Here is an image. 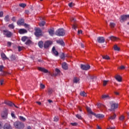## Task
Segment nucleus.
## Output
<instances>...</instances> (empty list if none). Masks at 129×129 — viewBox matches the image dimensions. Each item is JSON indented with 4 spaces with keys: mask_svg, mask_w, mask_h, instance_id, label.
Segmentation results:
<instances>
[{
    "mask_svg": "<svg viewBox=\"0 0 129 129\" xmlns=\"http://www.w3.org/2000/svg\"><path fill=\"white\" fill-rule=\"evenodd\" d=\"M87 110L88 113H89V114H92L93 115H94L95 116H96V117H97V118H103V117H104V115L102 114H96L93 112H92V111L91 110V109H90V108L88 107H87Z\"/></svg>",
    "mask_w": 129,
    "mask_h": 129,
    "instance_id": "obj_1",
    "label": "nucleus"
},
{
    "mask_svg": "<svg viewBox=\"0 0 129 129\" xmlns=\"http://www.w3.org/2000/svg\"><path fill=\"white\" fill-rule=\"evenodd\" d=\"M14 125L16 128H18V129H22L24 128L25 125H24V123L17 121L14 122Z\"/></svg>",
    "mask_w": 129,
    "mask_h": 129,
    "instance_id": "obj_2",
    "label": "nucleus"
},
{
    "mask_svg": "<svg viewBox=\"0 0 129 129\" xmlns=\"http://www.w3.org/2000/svg\"><path fill=\"white\" fill-rule=\"evenodd\" d=\"M55 35L59 37L65 35V30L63 29H59L55 32Z\"/></svg>",
    "mask_w": 129,
    "mask_h": 129,
    "instance_id": "obj_3",
    "label": "nucleus"
},
{
    "mask_svg": "<svg viewBox=\"0 0 129 129\" xmlns=\"http://www.w3.org/2000/svg\"><path fill=\"white\" fill-rule=\"evenodd\" d=\"M118 107V103L115 102H112L111 103V109L113 110L116 109Z\"/></svg>",
    "mask_w": 129,
    "mask_h": 129,
    "instance_id": "obj_4",
    "label": "nucleus"
},
{
    "mask_svg": "<svg viewBox=\"0 0 129 129\" xmlns=\"http://www.w3.org/2000/svg\"><path fill=\"white\" fill-rule=\"evenodd\" d=\"M4 35L7 37V38H11L13 36V33L9 30H4Z\"/></svg>",
    "mask_w": 129,
    "mask_h": 129,
    "instance_id": "obj_5",
    "label": "nucleus"
},
{
    "mask_svg": "<svg viewBox=\"0 0 129 129\" xmlns=\"http://www.w3.org/2000/svg\"><path fill=\"white\" fill-rule=\"evenodd\" d=\"M35 35L36 37L42 36V31L39 28H37L35 30Z\"/></svg>",
    "mask_w": 129,
    "mask_h": 129,
    "instance_id": "obj_6",
    "label": "nucleus"
},
{
    "mask_svg": "<svg viewBox=\"0 0 129 129\" xmlns=\"http://www.w3.org/2000/svg\"><path fill=\"white\" fill-rule=\"evenodd\" d=\"M38 70L41 72H43L44 73H49V74H50V72H49L47 70L45 69L44 68L38 67Z\"/></svg>",
    "mask_w": 129,
    "mask_h": 129,
    "instance_id": "obj_7",
    "label": "nucleus"
},
{
    "mask_svg": "<svg viewBox=\"0 0 129 129\" xmlns=\"http://www.w3.org/2000/svg\"><path fill=\"white\" fill-rule=\"evenodd\" d=\"M81 68L83 70H88L90 69V66L81 64Z\"/></svg>",
    "mask_w": 129,
    "mask_h": 129,
    "instance_id": "obj_8",
    "label": "nucleus"
},
{
    "mask_svg": "<svg viewBox=\"0 0 129 129\" xmlns=\"http://www.w3.org/2000/svg\"><path fill=\"white\" fill-rule=\"evenodd\" d=\"M126 19H129L128 15L121 16L120 21L121 22V23H122V22H124V21H125Z\"/></svg>",
    "mask_w": 129,
    "mask_h": 129,
    "instance_id": "obj_9",
    "label": "nucleus"
},
{
    "mask_svg": "<svg viewBox=\"0 0 129 129\" xmlns=\"http://www.w3.org/2000/svg\"><path fill=\"white\" fill-rule=\"evenodd\" d=\"M50 45H52V41H46L45 43H44V48L46 49L47 48H48V47Z\"/></svg>",
    "mask_w": 129,
    "mask_h": 129,
    "instance_id": "obj_10",
    "label": "nucleus"
},
{
    "mask_svg": "<svg viewBox=\"0 0 129 129\" xmlns=\"http://www.w3.org/2000/svg\"><path fill=\"white\" fill-rule=\"evenodd\" d=\"M105 41V39L103 37H99L97 38V42H98V43H104Z\"/></svg>",
    "mask_w": 129,
    "mask_h": 129,
    "instance_id": "obj_11",
    "label": "nucleus"
},
{
    "mask_svg": "<svg viewBox=\"0 0 129 129\" xmlns=\"http://www.w3.org/2000/svg\"><path fill=\"white\" fill-rule=\"evenodd\" d=\"M2 117L4 119H6L8 117V111H5L2 113Z\"/></svg>",
    "mask_w": 129,
    "mask_h": 129,
    "instance_id": "obj_12",
    "label": "nucleus"
},
{
    "mask_svg": "<svg viewBox=\"0 0 129 129\" xmlns=\"http://www.w3.org/2000/svg\"><path fill=\"white\" fill-rule=\"evenodd\" d=\"M5 104H7V105H9V106H13V105H14V106L15 107L18 108V107L17 106L15 105V104H14L11 102L6 101L5 102Z\"/></svg>",
    "mask_w": 129,
    "mask_h": 129,
    "instance_id": "obj_13",
    "label": "nucleus"
},
{
    "mask_svg": "<svg viewBox=\"0 0 129 129\" xmlns=\"http://www.w3.org/2000/svg\"><path fill=\"white\" fill-rule=\"evenodd\" d=\"M115 79H116L118 82H121V77L119 75H117L115 76Z\"/></svg>",
    "mask_w": 129,
    "mask_h": 129,
    "instance_id": "obj_14",
    "label": "nucleus"
},
{
    "mask_svg": "<svg viewBox=\"0 0 129 129\" xmlns=\"http://www.w3.org/2000/svg\"><path fill=\"white\" fill-rule=\"evenodd\" d=\"M62 68H63L64 70H67L68 69V64L66 62H63L61 64Z\"/></svg>",
    "mask_w": 129,
    "mask_h": 129,
    "instance_id": "obj_15",
    "label": "nucleus"
},
{
    "mask_svg": "<svg viewBox=\"0 0 129 129\" xmlns=\"http://www.w3.org/2000/svg\"><path fill=\"white\" fill-rule=\"evenodd\" d=\"M115 117H116V114H113L109 117L108 120H113V119H115Z\"/></svg>",
    "mask_w": 129,
    "mask_h": 129,
    "instance_id": "obj_16",
    "label": "nucleus"
},
{
    "mask_svg": "<svg viewBox=\"0 0 129 129\" xmlns=\"http://www.w3.org/2000/svg\"><path fill=\"white\" fill-rule=\"evenodd\" d=\"M56 42L57 43V44H59L60 45H61V46H64V45H65L64 41H63V40L62 39L56 40Z\"/></svg>",
    "mask_w": 129,
    "mask_h": 129,
    "instance_id": "obj_17",
    "label": "nucleus"
},
{
    "mask_svg": "<svg viewBox=\"0 0 129 129\" xmlns=\"http://www.w3.org/2000/svg\"><path fill=\"white\" fill-rule=\"evenodd\" d=\"M18 26H23L24 25V19H20L17 22Z\"/></svg>",
    "mask_w": 129,
    "mask_h": 129,
    "instance_id": "obj_18",
    "label": "nucleus"
},
{
    "mask_svg": "<svg viewBox=\"0 0 129 129\" xmlns=\"http://www.w3.org/2000/svg\"><path fill=\"white\" fill-rule=\"evenodd\" d=\"M27 32V30L25 29H20L19 31V33L20 34H26V33Z\"/></svg>",
    "mask_w": 129,
    "mask_h": 129,
    "instance_id": "obj_19",
    "label": "nucleus"
},
{
    "mask_svg": "<svg viewBox=\"0 0 129 129\" xmlns=\"http://www.w3.org/2000/svg\"><path fill=\"white\" fill-rule=\"evenodd\" d=\"M52 50L53 54H54L55 56H58V55H59V53H58V51H57L56 49H55V47H53Z\"/></svg>",
    "mask_w": 129,
    "mask_h": 129,
    "instance_id": "obj_20",
    "label": "nucleus"
},
{
    "mask_svg": "<svg viewBox=\"0 0 129 129\" xmlns=\"http://www.w3.org/2000/svg\"><path fill=\"white\" fill-rule=\"evenodd\" d=\"M4 129H12V127L10 124H6L4 126Z\"/></svg>",
    "mask_w": 129,
    "mask_h": 129,
    "instance_id": "obj_21",
    "label": "nucleus"
},
{
    "mask_svg": "<svg viewBox=\"0 0 129 129\" xmlns=\"http://www.w3.org/2000/svg\"><path fill=\"white\" fill-rule=\"evenodd\" d=\"M79 78H77V77H75L74 78V79L73 80L74 83H78V82H79Z\"/></svg>",
    "mask_w": 129,
    "mask_h": 129,
    "instance_id": "obj_22",
    "label": "nucleus"
},
{
    "mask_svg": "<svg viewBox=\"0 0 129 129\" xmlns=\"http://www.w3.org/2000/svg\"><path fill=\"white\" fill-rule=\"evenodd\" d=\"M48 33L50 36H53L55 32L54 29H49L48 30Z\"/></svg>",
    "mask_w": 129,
    "mask_h": 129,
    "instance_id": "obj_23",
    "label": "nucleus"
},
{
    "mask_svg": "<svg viewBox=\"0 0 129 129\" xmlns=\"http://www.w3.org/2000/svg\"><path fill=\"white\" fill-rule=\"evenodd\" d=\"M1 57L3 60H7V59H8V57H7V56L4 53H1Z\"/></svg>",
    "mask_w": 129,
    "mask_h": 129,
    "instance_id": "obj_24",
    "label": "nucleus"
},
{
    "mask_svg": "<svg viewBox=\"0 0 129 129\" xmlns=\"http://www.w3.org/2000/svg\"><path fill=\"white\" fill-rule=\"evenodd\" d=\"M80 95L81 96H83L84 97H85L87 96V94H86V93H85V92L83 91V92H80Z\"/></svg>",
    "mask_w": 129,
    "mask_h": 129,
    "instance_id": "obj_25",
    "label": "nucleus"
},
{
    "mask_svg": "<svg viewBox=\"0 0 129 129\" xmlns=\"http://www.w3.org/2000/svg\"><path fill=\"white\" fill-rule=\"evenodd\" d=\"M109 39H110L111 41H117V40H118V38L114 36H110Z\"/></svg>",
    "mask_w": 129,
    "mask_h": 129,
    "instance_id": "obj_26",
    "label": "nucleus"
},
{
    "mask_svg": "<svg viewBox=\"0 0 129 129\" xmlns=\"http://www.w3.org/2000/svg\"><path fill=\"white\" fill-rule=\"evenodd\" d=\"M28 37L27 36H23L22 37L21 40L22 42H26L28 40Z\"/></svg>",
    "mask_w": 129,
    "mask_h": 129,
    "instance_id": "obj_27",
    "label": "nucleus"
},
{
    "mask_svg": "<svg viewBox=\"0 0 129 129\" xmlns=\"http://www.w3.org/2000/svg\"><path fill=\"white\" fill-rule=\"evenodd\" d=\"M38 46L40 48H42L43 46H44V43H43V41H39L38 43Z\"/></svg>",
    "mask_w": 129,
    "mask_h": 129,
    "instance_id": "obj_28",
    "label": "nucleus"
},
{
    "mask_svg": "<svg viewBox=\"0 0 129 129\" xmlns=\"http://www.w3.org/2000/svg\"><path fill=\"white\" fill-rule=\"evenodd\" d=\"M109 96L108 95H103L102 96V99H105V98H109Z\"/></svg>",
    "mask_w": 129,
    "mask_h": 129,
    "instance_id": "obj_29",
    "label": "nucleus"
},
{
    "mask_svg": "<svg viewBox=\"0 0 129 129\" xmlns=\"http://www.w3.org/2000/svg\"><path fill=\"white\" fill-rule=\"evenodd\" d=\"M19 119L20 120H21L22 121H26V118H25L22 116H19Z\"/></svg>",
    "mask_w": 129,
    "mask_h": 129,
    "instance_id": "obj_30",
    "label": "nucleus"
},
{
    "mask_svg": "<svg viewBox=\"0 0 129 129\" xmlns=\"http://www.w3.org/2000/svg\"><path fill=\"white\" fill-rule=\"evenodd\" d=\"M113 48L115 51H119V47H118L117 45H115Z\"/></svg>",
    "mask_w": 129,
    "mask_h": 129,
    "instance_id": "obj_31",
    "label": "nucleus"
},
{
    "mask_svg": "<svg viewBox=\"0 0 129 129\" xmlns=\"http://www.w3.org/2000/svg\"><path fill=\"white\" fill-rule=\"evenodd\" d=\"M32 43V41H31V40L29 39V38L26 40V42H25L26 45H30Z\"/></svg>",
    "mask_w": 129,
    "mask_h": 129,
    "instance_id": "obj_32",
    "label": "nucleus"
},
{
    "mask_svg": "<svg viewBox=\"0 0 129 129\" xmlns=\"http://www.w3.org/2000/svg\"><path fill=\"white\" fill-rule=\"evenodd\" d=\"M5 20L6 22H9L10 21V16H9V15H7L5 18Z\"/></svg>",
    "mask_w": 129,
    "mask_h": 129,
    "instance_id": "obj_33",
    "label": "nucleus"
},
{
    "mask_svg": "<svg viewBox=\"0 0 129 129\" xmlns=\"http://www.w3.org/2000/svg\"><path fill=\"white\" fill-rule=\"evenodd\" d=\"M45 24H46V22L45 21H42L39 23L40 27H43V26H45Z\"/></svg>",
    "mask_w": 129,
    "mask_h": 129,
    "instance_id": "obj_34",
    "label": "nucleus"
},
{
    "mask_svg": "<svg viewBox=\"0 0 129 129\" xmlns=\"http://www.w3.org/2000/svg\"><path fill=\"white\" fill-rule=\"evenodd\" d=\"M109 25L111 27V28H114V27H115V24L113 22L110 23Z\"/></svg>",
    "mask_w": 129,
    "mask_h": 129,
    "instance_id": "obj_35",
    "label": "nucleus"
},
{
    "mask_svg": "<svg viewBox=\"0 0 129 129\" xmlns=\"http://www.w3.org/2000/svg\"><path fill=\"white\" fill-rule=\"evenodd\" d=\"M108 83V81L104 80L103 81V86H106V84Z\"/></svg>",
    "mask_w": 129,
    "mask_h": 129,
    "instance_id": "obj_36",
    "label": "nucleus"
},
{
    "mask_svg": "<svg viewBox=\"0 0 129 129\" xmlns=\"http://www.w3.org/2000/svg\"><path fill=\"white\" fill-rule=\"evenodd\" d=\"M103 59H106V60H109L110 58L108 55H105V56H102Z\"/></svg>",
    "mask_w": 129,
    "mask_h": 129,
    "instance_id": "obj_37",
    "label": "nucleus"
},
{
    "mask_svg": "<svg viewBox=\"0 0 129 129\" xmlns=\"http://www.w3.org/2000/svg\"><path fill=\"white\" fill-rule=\"evenodd\" d=\"M76 117L78 118L79 119H82V117L81 116V115L77 114L76 115Z\"/></svg>",
    "mask_w": 129,
    "mask_h": 129,
    "instance_id": "obj_38",
    "label": "nucleus"
},
{
    "mask_svg": "<svg viewBox=\"0 0 129 129\" xmlns=\"http://www.w3.org/2000/svg\"><path fill=\"white\" fill-rule=\"evenodd\" d=\"M119 120H123V119H124V116H123V115H121V116L119 117Z\"/></svg>",
    "mask_w": 129,
    "mask_h": 129,
    "instance_id": "obj_39",
    "label": "nucleus"
},
{
    "mask_svg": "<svg viewBox=\"0 0 129 129\" xmlns=\"http://www.w3.org/2000/svg\"><path fill=\"white\" fill-rule=\"evenodd\" d=\"M9 27L10 28V29H14L15 28V26H14V24H10L9 25Z\"/></svg>",
    "mask_w": 129,
    "mask_h": 129,
    "instance_id": "obj_40",
    "label": "nucleus"
},
{
    "mask_svg": "<svg viewBox=\"0 0 129 129\" xmlns=\"http://www.w3.org/2000/svg\"><path fill=\"white\" fill-rule=\"evenodd\" d=\"M19 6L21 7V8H25L26 7V4H19Z\"/></svg>",
    "mask_w": 129,
    "mask_h": 129,
    "instance_id": "obj_41",
    "label": "nucleus"
},
{
    "mask_svg": "<svg viewBox=\"0 0 129 129\" xmlns=\"http://www.w3.org/2000/svg\"><path fill=\"white\" fill-rule=\"evenodd\" d=\"M11 116H12V117H13V118H16V116L15 115V112H12L11 113Z\"/></svg>",
    "mask_w": 129,
    "mask_h": 129,
    "instance_id": "obj_42",
    "label": "nucleus"
},
{
    "mask_svg": "<svg viewBox=\"0 0 129 129\" xmlns=\"http://www.w3.org/2000/svg\"><path fill=\"white\" fill-rule=\"evenodd\" d=\"M59 120V117L58 116H55L54 117V121H58Z\"/></svg>",
    "mask_w": 129,
    "mask_h": 129,
    "instance_id": "obj_43",
    "label": "nucleus"
},
{
    "mask_svg": "<svg viewBox=\"0 0 129 129\" xmlns=\"http://www.w3.org/2000/svg\"><path fill=\"white\" fill-rule=\"evenodd\" d=\"M40 88L41 89H44V88H45V85L43 84H40Z\"/></svg>",
    "mask_w": 129,
    "mask_h": 129,
    "instance_id": "obj_44",
    "label": "nucleus"
},
{
    "mask_svg": "<svg viewBox=\"0 0 129 129\" xmlns=\"http://www.w3.org/2000/svg\"><path fill=\"white\" fill-rule=\"evenodd\" d=\"M71 124L73 125V126H76V125H77L78 123H77V122H74V123H71Z\"/></svg>",
    "mask_w": 129,
    "mask_h": 129,
    "instance_id": "obj_45",
    "label": "nucleus"
},
{
    "mask_svg": "<svg viewBox=\"0 0 129 129\" xmlns=\"http://www.w3.org/2000/svg\"><path fill=\"white\" fill-rule=\"evenodd\" d=\"M73 6H74V4H73V3L69 4V7H70V8H72Z\"/></svg>",
    "mask_w": 129,
    "mask_h": 129,
    "instance_id": "obj_46",
    "label": "nucleus"
},
{
    "mask_svg": "<svg viewBox=\"0 0 129 129\" xmlns=\"http://www.w3.org/2000/svg\"><path fill=\"white\" fill-rule=\"evenodd\" d=\"M55 72H56V73H57V74H60V70H59L58 69H56Z\"/></svg>",
    "mask_w": 129,
    "mask_h": 129,
    "instance_id": "obj_47",
    "label": "nucleus"
},
{
    "mask_svg": "<svg viewBox=\"0 0 129 129\" xmlns=\"http://www.w3.org/2000/svg\"><path fill=\"white\" fill-rule=\"evenodd\" d=\"M60 58L61 59H64L65 55L64 54V53H62V54L60 56Z\"/></svg>",
    "mask_w": 129,
    "mask_h": 129,
    "instance_id": "obj_48",
    "label": "nucleus"
},
{
    "mask_svg": "<svg viewBox=\"0 0 129 129\" xmlns=\"http://www.w3.org/2000/svg\"><path fill=\"white\" fill-rule=\"evenodd\" d=\"M3 69H4V66H0V72H3Z\"/></svg>",
    "mask_w": 129,
    "mask_h": 129,
    "instance_id": "obj_49",
    "label": "nucleus"
},
{
    "mask_svg": "<svg viewBox=\"0 0 129 129\" xmlns=\"http://www.w3.org/2000/svg\"><path fill=\"white\" fill-rule=\"evenodd\" d=\"M4 81L3 79H1L0 80V84L1 85H3V84H4Z\"/></svg>",
    "mask_w": 129,
    "mask_h": 129,
    "instance_id": "obj_50",
    "label": "nucleus"
},
{
    "mask_svg": "<svg viewBox=\"0 0 129 129\" xmlns=\"http://www.w3.org/2000/svg\"><path fill=\"white\" fill-rule=\"evenodd\" d=\"M77 28V26H76V25H73V29H74V30H76Z\"/></svg>",
    "mask_w": 129,
    "mask_h": 129,
    "instance_id": "obj_51",
    "label": "nucleus"
},
{
    "mask_svg": "<svg viewBox=\"0 0 129 129\" xmlns=\"http://www.w3.org/2000/svg\"><path fill=\"white\" fill-rule=\"evenodd\" d=\"M11 60H15L16 59V57L14 55H12L11 57Z\"/></svg>",
    "mask_w": 129,
    "mask_h": 129,
    "instance_id": "obj_52",
    "label": "nucleus"
},
{
    "mask_svg": "<svg viewBox=\"0 0 129 129\" xmlns=\"http://www.w3.org/2000/svg\"><path fill=\"white\" fill-rule=\"evenodd\" d=\"M4 15V12L3 11L0 12V18H2L3 16Z\"/></svg>",
    "mask_w": 129,
    "mask_h": 129,
    "instance_id": "obj_53",
    "label": "nucleus"
},
{
    "mask_svg": "<svg viewBox=\"0 0 129 129\" xmlns=\"http://www.w3.org/2000/svg\"><path fill=\"white\" fill-rule=\"evenodd\" d=\"M80 34H82V30H78V35H80Z\"/></svg>",
    "mask_w": 129,
    "mask_h": 129,
    "instance_id": "obj_54",
    "label": "nucleus"
},
{
    "mask_svg": "<svg viewBox=\"0 0 129 129\" xmlns=\"http://www.w3.org/2000/svg\"><path fill=\"white\" fill-rule=\"evenodd\" d=\"M71 21L72 22H75V21H76V19H75V18H72L71 19Z\"/></svg>",
    "mask_w": 129,
    "mask_h": 129,
    "instance_id": "obj_55",
    "label": "nucleus"
},
{
    "mask_svg": "<svg viewBox=\"0 0 129 129\" xmlns=\"http://www.w3.org/2000/svg\"><path fill=\"white\" fill-rule=\"evenodd\" d=\"M18 51H19V52H21V51H22V47H21V46H18Z\"/></svg>",
    "mask_w": 129,
    "mask_h": 129,
    "instance_id": "obj_56",
    "label": "nucleus"
},
{
    "mask_svg": "<svg viewBox=\"0 0 129 129\" xmlns=\"http://www.w3.org/2000/svg\"><path fill=\"white\" fill-rule=\"evenodd\" d=\"M107 129H115V127H109L108 128H107Z\"/></svg>",
    "mask_w": 129,
    "mask_h": 129,
    "instance_id": "obj_57",
    "label": "nucleus"
},
{
    "mask_svg": "<svg viewBox=\"0 0 129 129\" xmlns=\"http://www.w3.org/2000/svg\"><path fill=\"white\" fill-rule=\"evenodd\" d=\"M12 21H13V22H16V17L12 18Z\"/></svg>",
    "mask_w": 129,
    "mask_h": 129,
    "instance_id": "obj_58",
    "label": "nucleus"
},
{
    "mask_svg": "<svg viewBox=\"0 0 129 129\" xmlns=\"http://www.w3.org/2000/svg\"><path fill=\"white\" fill-rule=\"evenodd\" d=\"M124 66H121L120 67V69H121V70H123L124 69Z\"/></svg>",
    "mask_w": 129,
    "mask_h": 129,
    "instance_id": "obj_59",
    "label": "nucleus"
},
{
    "mask_svg": "<svg viewBox=\"0 0 129 129\" xmlns=\"http://www.w3.org/2000/svg\"><path fill=\"white\" fill-rule=\"evenodd\" d=\"M7 44H8V45L10 46L12 44V43H11V42H8Z\"/></svg>",
    "mask_w": 129,
    "mask_h": 129,
    "instance_id": "obj_60",
    "label": "nucleus"
},
{
    "mask_svg": "<svg viewBox=\"0 0 129 129\" xmlns=\"http://www.w3.org/2000/svg\"><path fill=\"white\" fill-rule=\"evenodd\" d=\"M81 46L82 48H84V44L81 43Z\"/></svg>",
    "mask_w": 129,
    "mask_h": 129,
    "instance_id": "obj_61",
    "label": "nucleus"
},
{
    "mask_svg": "<svg viewBox=\"0 0 129 129\" xmlns=\"http://www.w3.org/2000/svg\"><path fill=\"white\" fill-rule=\"evenodd\" d=\"M24 26L26 27V28H29V25L28 24H25Z\"/></svg>",
    "mask_w": 129,
    "mask_h": 129,
    "instance_id": "obj_62",
    "label": "nucleus"
},
{
    "mask_svg": "<svg viewBox=\"0 0 129 129\" xmlns=\"http://www.w3.org/2000/svg\"><path fill=\"white\" fill-rule=\"evenodd\" d=\"M114 93L116 94V95H118V94H119V93L117 92H115Z\"/></svg>",
    "mask_w": 129,
    "mask_h": 129,
    "instance_id": "obj_63",
    "label": "nucleus"
},
{
    "mask_svg": "<svg viewBox=\"0 0 129 129\" xmlns=\"http://www.w3.org/2000/svg\"><path fill=\"white\" fill-rule=\"evenodd\" d=\"M97 129H101V127H100V126L99 125H97Z\"/></svg>",
    "mask_w": 129,
    "mask_h": 129,
    "instance_id": "obj_64",
    "label": "nucleus"
}]
</instances>
